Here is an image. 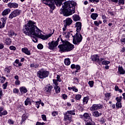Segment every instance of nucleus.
Returning a JSON list of instances; mask_svg holds the SVG:
<instances>
[{"label": "nucleus", "instance_id": "nucleus-29", "mask_svg": "<svg viewBox=\"0 0 125 125\" xmlns=\"http://www.w3.org/2000/svg\"><path fill=\"white\" fill-rule=\"evenodd\" d=\"M64 63L67 66H69L71 64V62L70 61V59H66L64 60Z\"/></svg>", "mask_w": 125, "mask_h": 125}, {"label": "nucleus", "instance_id": "nucleus-5", "mask_svg": "<svg viewBox=\"0 0 125 125\" xmlns=\"http://www.w3.org/2000/svg\"><path fill=\"white\" fill-rule=\"evenodd\" d=\"M48 75H49V72L42 69L37 72V77H39V79H45V78L48 77Z\"/></svg>", "mask_w": 125, "mask_h": 125}, {"label": "nucleus", "instance_id": "nucleus-56", "mask_svg": "<svg viewBox=\"0 0 125 125\" xmlns=\"http://www.w3.org/2000/svg\"><path fill=\"white\" fill-rule=\"evenodd\" d=\"M59 41H60V37H59L57 41H56V42H55V43H56L57 44V45H58V42H59Z\"/></svg>", "mask_w": 125, "mask_h": 125}, {"label": "nucleus", "instance_id": "nucleus-43", "mask_svg": "<svg viewBox=\"0 0 125 125\" xmlns=\"http://www.w3.org/2000/svg\"><path fill=\"white\" fill-rule=\"evenodd\" d=\"M119 4H125V0H119Z\"/></svg>", "mask_w": 125, "mask_h": 125}, {"label": "nucleus", "instance_id": "nucleus-22", "mask_svg": "<svg viewBox=\"0 0 125 125\" xmlns=\"http://www.w3.org/2000/svg\"><path fill=\"white\" fill-rule=\"evenodd\" d=\"M1 20L3 23V25L1 26V28H2V27H4V26H5V23H6V18L5 17H3L1 19Z\"/></svg>", "mask_w": 125, "mask_h": 125}, {"label": "nucleus", "instance_id": "nucleus-36", "mask_svg": "<svg viewBox=\"0 0 125 125\" xmlns=\"http://www.w3.org/2000/svg\"><path fill=\"white\" fill-rule=\"evenodd\" d=\"M68 113H69L70 115H71V116H72V115H73V116H75V115H76V113H75V111L73 110H69V111H67Z\"/></svg>", "mask_w": 125, "mask_h": 125}, {"label": "nucleus", "instance_id": "nucleus-21", "mask_svg": "<svg viewBox=\"0 0 125 125\" xmlns=\"http://www.w3.org/2000/svg\"><path fill=\"white\" fill-rule=\"evenodd\" d=\"M101 115H102V113H99L98 111H95L93 113V116H94V117H96L97 118H98V117H100Z\"/></svg>", "mask_w": 125, "mask_h": 125}, {"label": "nucleus", "instance_id": "nucleus-34", "mask_svg": "<svg viewBox=\"0 0 125 125\" xmlns=\"http://www.w3.org/2000/svg\"><path fill=\"white\" fill-rule=\"evenodd\" d=\"M116 108L119 109V108H122V103H116Z\"/></svg>", "mask_w": 125, "mask_h": 125}, {"label": "nucleus", "instance_id": "nucleus-6", "mask_svg": "<svg viewBox=\"0 0 125 125\" xmlns=\"http://www.w3.org/2000/svg\"><path fill=\"white\" fill-rule=\"evenodd\" d=\"M72 37L73 38L74 44H78L83 41V36L79 32L76 33V35L72 36Z\"/></svg>", "mask_w": 125, "mask_h": 125}, {"label": "nucleus", "instance_id": "nucleus-8", "mask_svg": "<svg viewBox=\"0 0 125 125\" xmlns=\"http://www.w3.org/2000/svg\"><path fill=\"white\" fill-rule=\"evenodd\" d=\"M103 107V105L102 104H93L90 108L91 111H95V110H99V109H102Z\"/></svg>", "mask_w": 125, "mask_h": 125}, {"label": "nucleus", "instance_id": "nucleus-23", "mask_svg": "<svg viewBox=\"0 0 125 125\" xmlns=\"http://www.w3.org/2000/svg\"><path fill=\"white\" fill-rule=\"evenodd\" d=\"M24 103L26 106H27V105H29V104H30V105L32 104V103L31 102V100L29 98H27L26 99V100L24 102Z\"/></svg>", "mask_w": 125, "mask_h": 125}, {"label": "nucleus", "instance_id": "nucleus-39", "mask_svg": "<svg viewBox=\"0 0 125 125\" xmlns=\"http://www.w3.org/2000/svg\"><path fill=\"white\" fill-rule=\"evenodd\" d=\"M37 47L38 49H42L43 48V45L40 43L37 45Z\"/></svg>", "mask_w": 125, "mask_h": 125}, {"label": "nucleus", "instance_id": "nucleus-58", "mask_svg": "<svg viewBox=\"0 0 125 125\" xmlns=\"http://www.w3.org/2000/svg\"><path fill=\"white\" fill-rule=\"evenodd\" d=\"M64 27H63L62 28V30L63 31V32H65V31H66V29H67V25H66V24H64Z\"/></svg>", "mask_w": 125, "mask_h": 125}, {"label": "nucleus", "instance_id": "nucleus-16", "mask_svg": "<svg viewBox=\"0 0 125 125\" xmlns=\"http://www.w3.org/2000/svg\"><path fill=\"white\" fill-rule=\"evenodd\" d=\"M65 25H66V26H70V25L73 23V20H72L70 18H67L65 20Z\"/></svg>", "mask_w": 125, "mask_h": 125}, {"label": "nucleus", "instance_id": "nucleus-52", "mask_svg": "<svg viewBox=\"0 0 125 125\" xmlns=\"http://www.w3.org/2000/svg\"><path fill=\"white\" fill-rule=\"evenodd\" d=\"M13 92L14 93H18V92H19V90L17 88H15L13 89Z\"/></svg>", "mask_w": 125, "mask_h": 125}, {"label": "nucleus", "instance_id": "nucleus-31", "mask_svg": "<svg viewBox=\"0 0 125 125\" xmlns=\"http://www.w3.org/2000/svg\"><path fill=\"white\" fill-rule=\"evenodd\" d=\"M5 43L7 45H10L11 44V40L9 38H7L5 40Z\"/></svg>", "mask_w": 125, "mask_h": 125}, {"label": "nucleus", "instance_id": "nucleus-48", "mask_svg": "<svg viewBox=\"0 0 125 125\" xmlns=\"http://www.w3.org/2000/svg\"><path fill=\"white\" fill-rule=\"evenodd\" d=\"M42 118L43 120V121H46V116L45 115H42Z\"/></svg>", "mask_w": 125, "mask_h": 125}, {"label": "nucleus", "instance_id": "nucleus-33", "mask_svg": "<svg viewBox=\"0 0 125 125\" xmlns=\"http://www.w3.org/2000/svg\"><path fill=\"white\" fill-rule=\"evenodd\" d=\"M87 102H88V98L84 97L83 99V103L84 104H87Z\"/></svg>", "mask_w": 125, "mask_h": 125}, {"label": "nucleus", "instance_id": "nucleus-9", "mask_svg": "<svg viewBox=\"0 0 125 125\" xmlns=\"http://www.w3.org/2000/svg\"><path fill=\"white\" fill-rule=\"evenodd\" d=\"M72 120V115L68 113L67 112L64 115V122H67V121H69V122H71Z\"/></svg>", "mask_w": 125, "mask_h": 125}, {"label": "nucleus", "instance_id": "nucleus-12", "mask_svg": "<svg viewBox=\"0 0 125 125\" xmlns=\"http://www.w3.org/2000/svg\"><path fill=\"white\" fill-rule=\"evenodd\" d=\"M18 5V4L17 3L10 2L8 4V6L9 8H17Z\"/></svg>", "mask_w": 125, "mask_h": 125}, {"label": "nucleus", "instance_id": "nucleus-40", "mask_svg": "<svg viewBox=\"0 0 125 125\" xmlns=\"http://www.w3.org/2000/svg\"><path fill=\"white\" fill-rule=\"evenodd\" d=\"M52 115L53 117H56L58 115V112L57 111H54L52 112Z\"/></svg>", "mask_w": 125, "mask_h": 125}, {"label": "nucleus", "instance_id": "nucleus-18", "mask_svg": "<svg viewBox=\"0 0 125 125\" xmlns=\"http://www.w3.org/2000/svg\"><path fill=\"white\" fill-rule=\"evenodd\" d=\"M10 9L8 8V9H5L2 13V15L3 16H5V15H7V14H8V13H9V12H10Z\"/></svg>", "mask_w": 125, "mask_h": 125}, {"label": "nucleus", "instance_id": "nucleus-15", "mask_svg": "<svg viewBox=\"0 0 125 125\" xmlns=\"http://www.w3.org/2000/svg\"><path fill=\"white\" fill-rule=\"evenodd\" d=\"M22 52L26 54L27 55H31V52L30 50L28 49L27 48H23L21 49Z\"/></svg>", "mask_w": 125, "mask_h": 125}, {"label": "nucleus", "instance_id": "nucleus-44", "mask_svg": "<svg viewBox=\"0 0 125 125\" xmlns=\"http://www.w3.org/2000/svg\"><path fill=\"white\" fill-rule=\"evenodd\" d=\"M53 82L55 84V86H56V85L58 86V81H57V80H56L55 79H54L53 80Z\"/></svg>", "mask_w": 125, "mask_h": 125}, {"label": "nucleus", "instance_id": "nucleus-14", "mask_svg": "<svg viewBox=\"0 0 125 125\" xmlns=\"http://www.w3.org/2000/svg\"><path fill=\"white\" fill-rule=\"evenodd\" d=\"M92 61L98 62V63H99V64H100V59H99V57H98V55H95L93 56Z\"/></svg>", "mask_w": 125, "mask_h": 125}, {"label": "nucleus", "instance_id": "nucleus-35", "mask_svg": "<svg viewBox=\"0 0 125 125\" xmlns=\"http://www.w3.org/2000/svg\"><path fill=\"white\" fill-rule=\"evenodd\" d=\"M88 84L90 86V87H93V84H94V82L92 81H90L88 82Z\"/></svg>", "mask_w": 125, "mask_h": 125}, {"label": "nucleus", "instance_id": "nucleus-17", "mask_svg": "<svg viewBox=\"0 0 125 125\" xmlns=\"http://www.w3.org/2000/svg\"><path fill=\"white\" fill-rule=\"evenodd\" d=\"M100 61H101L100 63H102L103 65H108L109 64V63H110V62L108 61H105V60H104V59H102V58L100 59Z\"/></svg>", "mask_w": 125, "mask_h": 125}, {"label": "nucleus", "instance_id": "nucleus-46", "mask_svg": "<svg viewBox=\"0 0 125 125\" xmlns=\"http://www.w3.org/2000/svg\"><path fill=\"white\" fill-rule=\"evenodd\" d=\"M26 119H27L26 117H22L21 121V124H23V123L25 121H26Z\"/></svg>", "mask_w": 125, "mask_h": 125}, {"label": "nucleus", "instance_id": "nucleus-38", "mask_svg": "<svg viewBox=\"0 0 125 125\" xmlns=\"http://www.w3.org/2000/svg\"><path fill=\"white\" fill-rule=\"evenodd\" d=\"M75 98L76 100H80L82 98V95L80 94L76 95Z\"/></svg>", "mask_w": 125, "mask_h": 125}, {"label": "nucleus", "instance_id": "nucleus-11", "mask_svg": "<svg viewBox=\"0 0 125 125\" xmlns=\"http://www.w3.org/2000/svg\"><path fill=\"white\" fill-rule=\"evenodd\" d=\"M53 88V86L49 85H47L45 87V92L47 94L50 93L51 92V90Z\"/></svg>", "mask_w": 125, "mask_h": 125}, {"label": "nucleus", "instance_id": "nucleus-28", "mask_svg": "<svg viewBox=\"0 0 125 125\" xmlns=\"http://www.w3.org/2000/svg\"><path fill=\"white\" fill-rule=\"evenodd\" d=\"M54 89L55 90L56 93H59V92H60L61 91L60 87H59V86L57 85L55 86Z\"/></svg>", "mask_w": 125, "mask_h": 125}, {"label": "nucleus", "instance_id": "nucleus-57", "mask_svg": "<svg viewBox=\"0 0 125 125\" xmlns=\"http://www.w3.org/2000/svg\"><path fill=\"white\" fill-rule=\"evenodd\" d=\"M105 97L109 98L110 96H111V95H110V93H106L105 94Z\"/></svg>", "mask_w": 125, "mask_h": 125}, {"label": "nucleus", "instance_id": "nucleus-13", "mask_svg": "<svg viewBox=\"0 0 125 125\" xmlns=\"http://www.w3.org/2000/svg\"><path fill=\"white\" fill-rule=\"evenodd\" d=\"M75 27L77 28V32H80L82 30V23L81 22H77L75 24Z\"/></svg>", "mask_w": 125, "mask_h": 125}, {"label": "nucleus", "instance_id": "nucleus-50", "mask_svg": "<svg viewBox=\"0 0 125 125\" xmlns=\"http://www.w3.org/2000/svg\"><path fill=\"white\" fill-rule=\"evenodd\" d=\"M72 90L75 92H78V89L76 88V86H73Z\"/></svg>", "mask_w": 125, "mask_h": 125}, {"label": "nucleus", "instance_id": "nucleus-32", "mask_svg": "<svg viewBox=\"0 0 125 125\" xmlns=\"http://www.w3.org/2000/svg\"><path fill=\"white\" fill-rule=\"evenodd\" d=\"M6 115H7V111L6 110L0 112V117H2V116H5Z\"/></svg>", "mask_w": 125, "mask_h": 125}, {"label": "nucleus", "instance_id": "nucleus-19", "mask_svg": "<svg viewBox=\"0 0 125 125\" xmlns=\"http://www.w3.org/2000/svg\"><path fill=\"white\" fill-rule=\"evenodd\" d=\"M83 117H84V121L85 122L87 121L86 120H90V116H89V114L87 113H85L83 114Z\"/></svg>", "mask_w": 125, "mask_h": 125}, {"label": "nucleus", "instance_id": "nucleus-25", "mask_svg": "<svg viewBox=\"0 0 125 125\" xmlns=\"http://www.w3.org/2000/svg\"><path fill=\"white\" fill-rule=\"evenodd\" d=\"M91 17L93 20H96V19L98 17V15L96 13H92L91 15Z\"/></svg>", "mask_w": 125, "mask_h": 125}, {"label": "nucleus", "instance_id": "nucleus-60", "mask_svg": "<svg viewBox=\"0 0 125 125\" xmlns=\"http://www.w3.org/2000/svg\"><path fill=\"white\" fill-rule=\"evenodd\" d=\"M62 98L63 99H67V96L66 94H63L62 95Z\"/></svg>", "mask_w": 125, "mask_h": 125}, {"label": "nucleus", "instance_id": "nucleus-54", "mask_svg": "<svg viewBox=\"0 0 125 125\" xmlns=\"http://www.w3.org/2000/svg\"><path fill=\"white\" fill-rule=\"evenodd\" d=\"M75 69H76V70H80V69H81V66H80L79 65H75Z\"/></svg>", "mask_w": 125, "mask_h": 125}, {"label": "nucleus", "instance_id": "nucleus-26", "mask_svg": "<svg viewBox=\"0 0 125 125\" xmlns=\"http://www.w3.org/2000/svg\"><path fill=\"white\" fill-rule=\"evenodd\" d=\"M81 18H80V16L78 15H75L73 16V20L74 21H79L80 20Z\"/></svg>", "mask_w": 125, "mask_h": 125}, {"label": "nucleus", "instance_id": "nucleus-42", "mask_svg": "<svg viewBox=\"0 0 125 125\" xmlns=\"http://www.w3.org/2000/svg\"><path fill=\"white\" fill-rule=\"evenodd\" d=\"M8 123L10 125H13L14 124V122L12 120H11V119H9L8 120Z\"/></svg>", "mask_w": 125, "mask_h": 125}, {"label": "nucleus", "instance_id": "nucleus-37", "mask_svg": "<svg viewBox=\"0 0 125 125\" xmlns=\"http://www.w3.org/2000/svg\"><path fill=\"white\" fill-rule=\"evenodd\" d=\"M36 107L38 109H39V108H40V104L41 103V101L40 100V101L36 102Z\"/></svg>", "mask_w": 125, "mask_h": 125}, {"label": "nucleus", "instance_id": "nucleus-64", "mask_svg": "<svg viewBox=\"0 0 125 125\" xmlns=\"http://www.w3.org/2000/svg\"><path fill=\"white\" fill-rule=\"evenodd\" d=\"M121 41L122 42H124V43H125V38L122 39Z\"/></svg>", "mask_w": 125, "mask_h": 125}, {"label": "nucleus", "instance_id": "nucleus-20", "mask_svg": "<svg viewBox=\"0 0 125 125\" xmlns=\"http://www.w3.org/2000/svg\"><path fill=\"white\" fill-rule=\"evenodd\" d=\"M118 72H119L120 75H125V70H124V68H123V67L122 66H119L118 67Z\"/></svg>", "mask_w": 125, "mask_h": 125}, {"label": "nucleus", "instance_id": "nucleus-51", "mask_svg": "<svg viewBox=\"0 0 125 125\" xmlns=\"http://www.w3.org/2000/svg\"><path fill=\"white\" fill-rule=\"evenodd\" d=\"M44 123H40L39 122H37L36 125H44Z\"/></svg>", "mask_w": 125, "mask_h": 125}, {"label": "nucleus", "instance_id": "nucleus-1", "mask_svg": "<svg viewBox=\"0 0 125 125\" xmlns=\"http://www.w3.org/2000/svg\"><path fill=\"white\" fill-rule=\"evenodd\" d=\"M23 33L25 34L26 36L32 37V39L34 42H38V38H40V39H42V40H45L51 37V34L48 35L42 34L41 30L36 26V22L32 21H28V23L24 25Z\"/></svg>", "mask_w": 125, "mask_h": 125}, {"label": "nucleus", "instance_id": "nucleus-24", "mask_svg": "<svg viewBox=\"0 0 125 125\" xmlns=\"http://www.w3.org/2000/svg\"><path fill=\"white\" fill-rule=\"evenodd\" d=\"M21 93H26L27 92V88L25 87H21L20 88Z\"/></svg>", "mask_w": 125, "mask_h": 125}, {"label": "nucleus", "instance_id": "nucleus-59", "mask_svg": "<svg viewBox=\"0 0 125 125\" xmlns=\"http://www.w3.org/2000/svg\"><path fill=\"white\" fill-rule=\"evenodd\" d=\"M4 47V45L2 43H0V49H2Z\"/></svg>", "mask_w": 125, "mask_h": 125}, {"label": "nucleus", "instance_id": "nucleus-61", "mask_svg": "<svg viewBox=\"0 0 125 125\" xmlns=\"http://www.w3.org/2000/svg\"><path fill=\"white\" fill-rule=\"evenodd\" d=\"M71 69H75L76 65H75L74 64H72L71 66Z\"/></svg>", "mask_w": 125, "mask_h": 125}, {"label": "nucleus", "instance_id": "nucleus-30", "mask_svg": "<svg viewBox=\"0 0 125 125\" xmlns=\"http://www.w3.org/2000/svg\"><path fill=\"white\" fill-rule=\"evenodd\" d=\"M85 122V125H93V122H92L91 120H87Z\"/></svg>", "mask_w": 125, "mask_h": 125}, {"label": "nucleus", "instance_id": "nucleus-53", "mask_svg": "<svg viewBox=\"0 0 125 125\" xmlns=\"http://www.w3.org/2000/svg\"><path fill=\"white\" fill-rule=\"evenodd\" d=\"M15 84H16L17 85H19V84H20V81H19V80L16 81Z\"/></svg>", "mask_w": 125, "mask_h": 125}, {"label": "nucleus", "instance_id": "nucleus-27", "mask_svg": "<svg viewBox=\"0 0 125 125\" xmlns=\"http://www.w3.org/2000/svg\"><path fill=\"white\" fill-rule=\"evenodd\" d=\"M10 70H11V66L6 67L5 68L4 71L6 74H9L10 73Z\"/></svg>", "mask_w": 125, "mask_h": 125}, {"label": "nucleus", "instance_id": "nucleus-2", "mask_svg": "<svg viewBox=\"0 0 125 125\" xmlns=\"http://www.w3.org/2000/svg\"><path fill=\"white\" fill-rule=\"evenodd\" d=\"M77 5V3L74 1H67L64 2L62 10L64 16H69L75 13V7Z\"/></svg>", "mask_w": 125, "mask_h": 125}, {"label": "nucleus", "instance_id": "nucleus-45", "mask_svg": "<svg viewBox=\"0 0 125 125\" xmlns=\"http://www.w3.org/2000/svg\"><path fill=\"white\" fill-rule=\"evenodd\" d=\"M9 48L11 50H16V47L14 46H11Z\"/></svg>", "mask_w": 125, "mask_h": 125}, {"label": "nucleus", "instance_id": "nucleus-3", "mask_svg": "<svg viewBox=\"0 0 125 125\" xmlns=\"http://www.w3.org/2000/svg\"><path fill=\"white\" fill-rule=\"evenodd\" d=\"M60 39L62 42V44H60L58 46L60 48V51H62V52H68L74 49V45L66 40H63L61 37H60Z\"/></svg>", "mask_w": 125, "mask_h": 125}, {"label": "nucleus", "instance_id": "nucleus-4", "mask_svg": "<svg viewBox=\"0 0 125 125\" xmlns=\"http://www.w3.org/2000/svg\"><path fill=\"white\" fill-rule=\"evenodd\" d=\"M66 0H43L44 4L48 5L52 10L55 9V4L57 6H61L63 1Z\"/></svg>", "mask_w": 125, "mask_h": 125}, {"label": "nucleus", "instance_id": "nucleus-47", "mask_svg": "<svg viewBox=\"0 0 125 125\" xmlns=\"http://www.w3.org/2000/svg\"><path fill=\"white\" fill-rule=\"evenodd\" d=\"M116 100L117 101V103H121V101H122L121 98L116 97Z\"/></svg>", "mask_w": 125, "mask_h": 125}, {"label": "nucleus", "instance_id": "nucleus-7", "mask_svg": "<svg viewBox=\"0 0 125 125\" xmlns=\"http://www.w3.org/2000/svg\"><path fill=\"white\" fill-rule=\"evenodd\" d=\"M21 12H22V11H21V10L16 9L14 10L10 14L9 17V19H13V18H14L17 16H19V15H20Z\"/></svg>", "mask_w": 125, "mask_h": 125}, {"label": "nucleus", "instance_id": "nucleus-10", "mask_svg": "<svg viewBox=\"0 0 125 125\" xmlns=\"http://www.w3.org/2000/svg\"><path fill=\"white\" fill-rule=\"evenodd\" d=\"M48 44L50 49H54V48H55V47L58 45L54 41H52L51 42H49Z\"/></svg>", "mask_w": 125, "mask_h": 125}, {"label": "nucleus", "instance_id": "nucleus-55", "mask_svg": "<svg viewBox=\"0 0 125 125\" xmlns=\"http://www.w3.org/2000/svg\"><path fill=\"white\" fill-rule=\"evenodd\" d=\"M56 81H58V82H61V79H60V76L59 75H57Z\"/></svg>", "mask_w": 125, "mask_h": 125}, {"label": "nucleus", "instance_id": "nucleus-63", "mask_svg": "<svg viewBox=\"0 0 125 125\" xmlns=\"http://www.w3.org/2000/svg\"><path fill=\"white\" fill-rule=\"evenodd\" d=\"M15 80H17V81H18L19 80V77L18 76V75H16L15 76Z\"/></svg>", "mask_w": 125, "mask_h": 125}, {"label": "nucleus", "instance_id": "nucleus-62", "mask_svg": "<svg viewBox=\"0 0 125 125\" xmlns=\"http://www.w3.org/2000/svg\"><path fill=\"white\" fill-rule=\"evenodd\" d=\"M94 24H95V25H96V26H98L99 25V23H98V21H95Z\"/></svg>", "mask_w": 125, "mask_h": 125}, {"label": "nucleus", "instance_id": "nucleus-49", "mask_svg": "<svg viewBox=\"0 0 125 125\" xmlns=\"http://www.w3.org/2000/svg\"><path fill=\"white\" fill-rule=\"evenodd\" d=\"M5 80L6 79L4 77H2L0 79L1 83H4V82H5Z\"/></svg>", "mask_w": 125, "mask_h": 125}, {"label": "nucleus", "instance_id": "nucleus-41", "mask_svg": "<svg viewBox=\"0 0 125 125\" xmlns=\"http://www.w3.org/2000/svg\"><path fill=\"white\" fill-rule=\"evenodd\" d=\"M8 83L6 82L5 83L3 84V89H6V87H7V84Z\"/></svg>", "mask_w": 125, "mask_h": 125}]
</instances>
